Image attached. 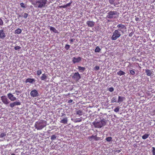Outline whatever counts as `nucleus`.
Returning <instances> with one entry per match:
<instances>
[{
	"mask_svg": "<svg viewBox=\"0 0 155 155\" xmlns=\"http://www.w3.org/2000/svg\"><path fill=\"white\" fill-rule=\"evenodd\" d=\"M46 121L41 120L35 122V127L38 130H41L46 126Z\"/></svg>",
	"mask_w": 155,
	"mask_h": 155,
	"instance_id": "nucleus-1",
	"label": "nucleus"
},
{
	"mask_svg": "<svg viewBox=\"0 0 155 155\" xmlns=\"http://www.w3.org/2000/svg\"><path fill=\"white\" fill-rule=\"evenodd\" d=\"M47 0H38L32 4L35 7L38 8H42L44 7L47 4Z\"/></svg>",
	"mask_w": 155,
	"mask_h": 155,
	"instance_id": "nucleus-2",
	"label": "nucleus"
},
{
	"mask_svg": "<svg viewBox=\"0 0 155 155\" xmlns=\"http://www.w3.org/2000/svg\"><path fill=\"white\" fill-rule=\"evenodd\" d=\"M118 16V13L116 11H110L107 13L106 16L107 18L110 19H115Z\"/></svg>",
	"mask_w": 155,
	"mask_h": 155,
	"instance_id": "nucleus-3",
	"label": "nucleus"
},
{
	"mask_svg": "<svg viewBox=\"0 0 155 155\" xmlns=\"http://www.w3.org/2000/svg\"><path fill=\"white\" fill-rule=\"evenodd\" d=\"M106 124L105 121L104 120H102L99 122L94 123L93 124L95 127L101 128L105 125Z\"/></svg>",
	"mask_w": 155,
	"mask_h": 155,
	"instance_id": "nucleus-4",
	"label": "nucleus"
},
{
	"mask_svg": "<svg viewBox=\"0 0 155 155\" xmlns=\"http://www.w3.org/2000/svg\"><path fill=\"white\" fill-rule=\"evenodd\" d=\"M121 35V34L118 30H115L114 31L111 38L112 40H115Z\"/></svg>",
	"mask_w": 155,
	"mask_h": 155,
	"instance_id": "nucleus-5",
	"label": "nucleus"
},
{
	"mask_svg": "<svg viewBox=\"0 0 155 155\" xmlns=\"http://www.w3.org/2000/svg\"><path fill=\"white\" fill-rule=\"evenodd\" d=\"M117 27L118 28V29L119 31H121V32L123 33L125 31H126V28L125 26L122 24H120L118 25H117Z\"/></svg>",
	"mask_w": 155,
	"mask_h": 155,
	"instance_id": "nucleus-6",
	"label": "nucleus"
},
{
	"mask_svg": "<svg viewBox=\"0 0 155 155\" xmlns=\"http://www.w3.org/2000/svg\"><path fill=\"white\" fill-rule=\"evenodd\" d=\"M1 100L2 102L5 104H8L9 103V101L5 95L1 96Z\"/></svg>",
	"mask_w": 155,
	"mask_h": 155,
	"instance_id": "nucleus-7",
	"label": "nucleus"
},
{
	"mask_svg": "<svg viewBox=\"0 0 155 155\" xmlns=\"http://www.w3.org/2000/svg\"><path fill=\"white\" fill-rule=\"evenodd\" d=\"M30 95L31 97H37L39 95L38 91L35 89L32 90L31 92Z\"/></svg>",
	"mask_w": 155,
	"mask_h": 155,
	"instance_id": "nucleus-8",
	"label": "nucleus"
},
{
	"mask_svg": "<svg viewBox=\"0 0 155 155\" xmlns=\"http://www.w3.org/2000/svg\"><path fill=\"white\" fill-rule=\"evenodd\" d=\"M72 78L76 81H77L81 78V77L78 72H76L72 76Z\"/></svg>",
	"mask_w": 155,
	"mask_h": 155,
	"instance_id": "nucleus-9",
	"label": "nucleus"
},
{
	"mask_svg": "<svg viewBox=\"0 0 155 155\" xmlns=\"http://www.w3.org/2000/svg\"><path fill=\"white\" fill-rule=\"evenodd\" d=\"M21 104V102L18 101H16L14 102L11 103L9 104V106L11 108H13L15 106L20 105Z\"/></svg>",
	"mask_w": 155,
	"mask_h": 155,
	"instance_id": "nucleus-10",
	"label": "nucleus"
},
{
	"mask_svg": "<svg viewBox=\"0 0 155 155\" xmlns=\"http://www.w3.org/2000/svg\"><path fill=\"white\" fill-rule=\"evenodd\" d=\"M7 96L9 99L11 101H14L16 100V98L14 96V95L11 93H8L7 94Z\"/></svg>",
	"mask_w": 155,
	"mask_h": 155,
	"instance_id": "nucleus-11",
	"label": "nucleus"
},
{
	"mask_svg": "<svg viewBox=\"0 0 155 155\" xmlns=\"http://www.w3.org/2000/svg\"><path fill=\"white\" fill-rule=\"evenodd\" d=\"M81 58L80 57H78L77 58L74 57L73 58L72 61L74 64L76 63H78L81 61Z\"/></svg>",
	"mask_w": 155,
	"mask_h": 155,
	"instance_id": "nucleus-12",
	"label": "nucleus"
},
{
	"mask_svg": "<svg viewBox=\"0 0 155 155\" xmlns=\"http://www.w3.org/2000/svg\"><path fill=\"white\" fill-rule=\"evenodd\" d=\"M86 23L88 27L91 28L94 26L95 24L94 22L92 21H87Z\"/></svg>",
	"mask_w": 155,
	"mask_h": 155,
	"instance_id": "nucleus-13",
	"label": "nucleus"
},
{
	"mask_svg": "<svg viewBox=\"0 0 155 155\" xmlns=\"http://www.w3.org/2000/svg\"><path fill=\"white\" fill-rule=\"evenodd\" d=\"M5 35L4 32V30L2 29L0 30V38L4 39L5 37Z\"/></svg>",
	"mask_w": 155,
	"mask_h": 155,
	"instance_id": "nucleus-14",
	"label": "nucleus"
},
{
	"mask_svg": "<svg viewBox=\"0 0 155 155\" xmlns=\"http://www.w3.org/2000/svg\"><path fill=\"white\" fill-rule=\"evenodd\" d=\"M109 2L111 5H113L114 6L117 5L119 3V2H115V0H108Z\"/></svg>",
	"mask_w": 155,
	"mask_h": 155,
	"instance_id": "nucleus-15",
	"label": "nucleus"
},
{
	"mask_svg": "<svg viewBox=\"0 0 155 155\" xmlns=\"http://www.w3.org/2000/svg\"><path fill=\"white\" fill-rule=\"evenodd\" d=\"M145 72L146 74L148 76H153V73L151 70L148 69L145 70Z\"/></svg>",
	"mask_w": 155,
	"mask_h": 155,
	"instance_id": "nucleus-16",
	"label": "nucleus"
},
{
	"mask_svg": "<svg viewBox=\"0 0 155 155\" xmlns=\"http://www.w3.org/2000/svg\"><path fill=\"white\" fill-rule=\"evenodd\" d=\"M35 81V80L34 79L28 78L25 81V82L26 83L29 82L31 83H32Z\"/></svg>",
	"mask_w": 155,
	"mask_h": 155,
	"instance_id": "nucleus-17",
	"label": "nucleus"
},
{
	"mask_svg": "<svg viewBox=\"0 0 155 155\" xmlns=\"http://www.w3.org/2000/svg\"><path fill=\"white\" fill-rule=\"evenodd\" d=\"M125 100V98L123 97L120 96H118V100L117 101V103H120L123 102L124 100Z\"/></svg>",
	"mask_w": 155,
	"mask_h": 155,
	"instance_id": "nucleus-18",
	"label": "nucleus"
},
{
	"mask_svg": "<svg viewBox=\"0 0 155 155\" xmlns=\"http://www.w3.org/2000/svg\"><path fill=\"white\" fill-rule=\"evenodd\" d=\"M47 78V74L44 73L42 74L41 77V79L42 81H45Z\"/></svg>",
	"mask_w": 155,
	"mask_h": 155,
	"instance_id": "nucleus-19",
	"label": "nucleus"
},
{
	"mask_svg": "<svg viewBox=\"0 0 155 155\" xmlns=\"http://www.w3.org/2000/svg\"><path fill=\"white\" fill-rule=\"evenodd\" d=\"M50 30L53 31L55 33H58V31L54 27L52 26H49Z\"/></svg>",
	"mask_w": 155,
	"mask_h": 155,
	"instance_id": "nucleus-20",
	"label": "nucleus"
},
{
	"mask_svg": "<svg viewBox=\"0 0 155 155\" xmlns=\"http://www.w3.org/2000/svg\"><path fill=\"white\" fill-rule=\"evenodd\" d=\"M60 122L61 123H63L64 124H66L68 122V119L67 117H65L63 119L61 120L60 121Z\"/></svg>",
	"mask_w": 155,
	"mask_h": 155,
	"instance_id": "nucleus-21",
	"label": "nucleus"
},
{
	"mask_svg": "<svg viewBox=\"0 0 155 155\" xmlns=\"http://www.w3.org/2000/svg\"><path fill=\"white\" fill-rule=\"evenodd\" d=\"M78 68L79 69V71L80 72H83L85 69V68L84 67H82L80 66H78Z\"/></svg>",
	"mask_w": 155,
	"mask_h": 155,
	"instance_id": "nucleus-22",
	"label": "nucleus"
},
{
	"mask_svg": "<svg viewBox=\"0 0 155 155\" xmlns=\"http://www.w3.org/2000/svg\"><path fill=\"white\" fill-rule=\"evenodd\" d=\"M22 31L21 30L20 28H18L15 31V34H20Z\"/></svg>",
	"mask_w": 155,
	"mask_h": 155,
	"instance_id": "nucleus-23",
	"label": "nucleus"
},
{
	"mask_svg": "<svg viewBox=\"0 0 155 155\" xmlns=\"http://www.w3.org/2000/svg\"><path fill=\"white\" fill-rule=\"evenodd\" d=\"M92 138L94 139L95 140H100V138L98 137H97V135L94 136L93 135H92Z\"/></svg>",
	"mask_w": 155,
	"mask_h": 155,
	"instance_id": "nucleus-24",
	"label": "nucleus"
},
{
	"mask_svg": "<svg viewBox=\"0 0 155 155\" xmlns=\"http://www.w3.org/2000/svg\"><path fill=\"white\" fill-rule=\"evenodd\" d=\"M117 74L120 76L124 75L125 74V73L121 70H120L119 72H117Z\"/></svg>",
	"mask_w": 155,
	"mask_h": 155,
	"instance_id": "nucleus-25",
	"label": "nucleus"
},
{
	"mask_svg": "<svg viewBox=\"0 0 155 155\" xmlns=\"http://www.w3.org/2000/svg\"><path fill=\"white\" fill-rule=\"evenodd\" d=\"M149 136V134H145L142 136V138L143 140H145Z\"/></svg>",
	"mask_w": 155,
	"mask_h": 155,
	"instance_id": "nucleus-26",
	"label": "nucleus"
},
{
	"mask_svg": "<svg viewBox=\"0 0 155 155\" xmlns=\"http://www.w3.org/2000/svg\"><path fill=\"white\" fill-rule=\"evenodd\" d=\"M76 113L79 116H81L82 115V112L81 110H79L77 111Z\"/></svg>",
	"mask_w": 155,
	"mask_h": 155,
	"instance_id": "nucleus-27",
	"label": "nucleus"
},
{
	"mask_svg": "<svg viewBox=\"0 0 155 155\" xmlns=\"http://www.w3.org/2000/svg\"><path fill=\"white\" fill-rule=\"evenodd\" d=\"M101 50V49L98 46H97L95 49L94 51L95 52H99Z\"/></svg>",
	"mask_w": 155,
	"mask_h": 155,
	"instance_id": "nucleus-28",
	"label": "nucleus"
},
{
	"mask_svg": "<svg viewBox=\"0 0 155 155\" xmlns=\"http://www.w3.org/2000/svg\"><path fill=\"white\" fill-rule=\"evenodd\" d=\"M111 102L112 103L114 102H117V97H114L112 98L111 100Z\"/></svg>",
	"mask_w": 155,
	"mask_h": 155,
	"instance_id": "nucleus-29",
	"label": "nucleus"
},
{
	"mask_svg": "<svg viewBox=\"0 0 155 155\" xmlns=\"http://www.w3.org/2000/svg\"><path fill=\"white\" fill-rule=\"evenodd\" d=\"M106 140L107 142H110L112 140V138L111 137H108L106 138Z\"/></svg>",
	"mask_w": 155,
	"mask_h": 155,
	"instance_id": "nucleus-30",
	"label": "nucleus"
},
{
	"mask_svg": "<svg viewBox=\"0 0 155 155\" xmlns=\"http://www.w3.org/2000/svg\"><path fill=\"white\" fill-rule=\"evenodd\" d=\"M56 137H57L55 135H53L51 136V140H54L56 139Z\"/></svg>",
	"mask_w": 155,
	"mask_h": 155,
	"instance_id": "nucleus-31",
	"label": "nucleus"
},
{
	"mask_svg": "<svg viewBox=\"0 0 155 155\" xmlns=\"http://www.w3.org/2000/svg\"><path fill=\"white\" fill-rule=\"evenodd\" d=\"M72 3V2L71 1L69 3H68V4H66V5H64V8H67L68 6H70L71 5V4Z\"/></svg>",
	"mask_w": 155,
	"mask_h": 155,
	"instance_id": "nucleus-32",
	"label": "nucleus"
},
{
	"mask_svg": "<svg viewBox=\"0 0 155 155\" xmlns=\"http://www.w3.org/2000/svg\"><path fill=\"white\" fill-rule=\"evenodd\" d=\"M130 74L132 75H134L135 74V71L134 70H130L129 71Z\"/></svg>",
	"mask_w": 155,
	"mask_h": 155,
	"instance_id": "nucleus-33",
	"label": "nucleus"
},
{
	"mask_svg": "<svg viewBox=\"0 0 155 155\" xmlns=\"http://www.w3.org/2000/svg\"><path fill=\"white\" fill-rule=\"evenodd\" d=\"M6 134L5 133H2L0 135V137L3 138L6 136Z\"/></svg>",
	"mask_w": 155,
	"mask_h": 155,
	"instance_id": "nucleus-34",
	"label": "nucleus"
},
{
	"mask_svg": "<svg viewBox=\"0 0 155 155\" xmlns=\"http://www.w3.org/2000/svg\"><path fill=\"white\" fill-rule=\"evenodd\" d=\"M20 6H21V7L23 8H26V7L25 6V4L22 3V2H21V3L20 4Z\"/></svg>",
	"mask_w": 155,
	"mask_h": 155,
	"instance_id": "nucleus-35",
	"label": "nucleus"
},
{
	"mask_svg": "<svg viewBox=\"0 0 155 155\" xmlns=\"http://www.w3.org/2000/svg\"><path fill=\"white\" fill-rule=\"evenodd\" d=\"M70 48V46L68 45H66L65 46V48L66 50H68Z\"/></svg>",
	"mask_w": 155,
	"mask_h": 155,
	"instance_id": "nucleus-36",
	"label": "nucleus"
},
{
	"mask_svg": "<svg viewBox=\"0 0 155 155\" xmlns=\"http://www.w3.org/2000/svg\"><path fill=\"white\" fill-rule=\"evenodd\" d=\"M120 108L119 107H117L115 108L114 110V112H117L119 110Z\"/></svg>",
	"mask_w": 155,
	"mask_h": 155,
	"instance_id": "nucleus-37",
	"label": "nucleus"
},
{
	"mask_svg": "<svg viewBox=\"0 0 155 155\" xmlns=\"http://www.w3.org/2000/svg\"><path fill=\"white\" fill-rule=\"evenodd\" d=\"M152 152L153 153V155H155V148L154 147H152Z\"/></svg>",
	"mask_w": 155,
	"mask_h": 155,
	"instance_id": "nucleus-38",
	"label": "nucleus"
},
{
	"mask_svg": "<svg viewBox=\"0 0 155 155\" xmlns=\"http://www.w3.org/2000/svg\"><path fill=\"white\" fill-rule=\"evenodd\" d=\"M42 72L41 70L37 71V74L38 76L40 75L41 74Z\"/></svg>",
	"mask_w": 155,
	"mask_h": 155,
	"instance_id": "nucleus-39",
	"label": "nucleus"
},
{
	"mask_svg": "<svg viewBox=\"0 0 155 155\" xmlns=\"http://www.w3.org/2000/svg\"><path fill=\"white\" fill-rule=\"evenodd\" d=\"M21 91L16 90L15 91V93H16L17 95H18L19 94L21 93Z\"/></svg>",
	"mask_w": 155,
	"mask_h": 155,
	"instance_id": "nucleus-40",
	"label": "nucleus"
},
{
	"mask_svg": "<svg viewBox=\"0 0 155 155\" xmlns=\"http://www.w3.org/2000/svg\"><path fill=\"white\" fill-rule=\"evenodd\" d=\"M114 90V89L113 87H109L108 88V91L111 92H113Z\"/></svg>",
	"mask_w": 155,
	"mask_h": 155,
	"instance_id": "nucleus-41",
	"label": "nucleus"
},
{
	"mask_svg": "<svg viewBox=\"0 0 155 155\" xmlns=\"http://www.w3.org/2000/svg\"><path fill=\"white\" fill-rule=\"evenodd\" d=\"M21 48V47L19 46H16L15 47L14 49L15 50H18Z\"/></svg>",
	"mask_w": 155,
	"mask_h": 155,
	"instance_id": "nucleus-42",
	"label": "nucleus"
},
{
	"mask_svg": "<svg viewBox=\"0 0 155 155\" xmlns=\"http://www.w3.org/2000/svg\"><path fill=\"white\" fill-rule=\"evenodd\" d=\"M100 68L98 66H96L94 68V69L95 70L97 71Z\"/></svg>",
	"mask_w": 155,
	"mask_h": 155,
	"instance_id": "nucleus-43",
	"label": "nucleus"
},
{
	"mask_svg": "<svg viewBox=\"0 0 155 155\" xmlns=\"http://www.w3.org/2000/svg\"><path fill=\"white\" fill-rule=\"evenodd\" d=\"M3 24V22L2 20L0 18V25H2Z\"/></svg>",
	"mask_w": 155,
	"mask_h": 155,
	"instance_id": "nucleus-44",
	"label": "nucleus"
},
{
	"mask_svg": "<svg viewBox=\"0 0 155 155\" xmlns=\"http://www.w3.org/2000/svg\"><path fill=\"white\" fill-rule=\"evenodd\" d=\"M28 16V14L26 13H25L23 17L25 18H27Z\"/></svg>",
	"mask_w": 155,
	"mask_h": 155,
	"instance_id": "nucleus-45",
	"label": "nucleus"
},
{
	"mask_svg": "<svg viewBox=\"0 0 155 155\" xmlns=\"http://www.w3.org/2000/svg\"><path fill=\"white\" fill-rule=\"evenodd\" d=\"M74 39H71L70 40V44H72V42L74 41Z\"/></svg>",
	"mask_w": 155,
	"mask_h": 155,
	"instance_id": "nucleus-46",
	"label": "nucleus"
},
{
	"mask_svg": "<svg viewBox=\"0 0 155 155\" xmlns=\"http://www.w3.org/2000/svg\"><path fill=\"white\" fill-rule=\"evenodd\" d=\"M73 101L72 100H68V103H72Z\"/></svg>",
	"mask_w": 155,
	"mask_h": 155,
	"instance_id": "nucleus-47",
	"label": "nucleus"
},
{
	"mask_svg": "<svg viewBox=\"0 0 155 155\" xmlns=\"http://www.w3.org/2000/svg\"><path fill=\"white\" fill-rule=\"evenodd\" d=\"M92 138V136H89L88 137V139L89 140H91V139Z\"/></svg>",
	"mask_w": 155,
	"mask_h": 155,
	"instance_id": "nucleus-48",
	"label": "nucleus"
},
{
	"mask_svg": "<svg viewBox=\"0 0 155 155\" xmlns=\"http://www.w3.org/2000/svg\"><path fill=\"white\" fill-rule=\"evenodd\" d=\"M79 119V120H78L76 121V122H81V120H81V119H80V118H79V119Z\"/></svg>",
	"mask_w": 155,
	"mask_h": 155,
	"instance_id": "nucleus-49",
	"label": "nucleus"
},
{
	"mask_svg": "<svg viewBox=\"0 0 155 155\" xmlns=\"http://www.w3.org/2000/svg\"><path fill=\"white\" fill-rule=\"evenodd\" d=\"M135 20L136 21H139V18H135Z\"/></svg>",
	"mask_w": 155,
	"mask_h": 155,
	"instance_id": "nucleus-50",
	"label": "nucleus"
},
{
	"mask_svg": "<svg viewBox=\"0 0 155 155\" xmlns=\"http://www.w3.org/2000/svg\"><path fill=\"white\" fill-rule=\"evenodd\" d=\"M152 114L153 115H155V110L153 111Z\"/></svg>",
	"mask_w": 155,
	"mask_h": 155,
	"instance_id": "nucleus-51",
	"label": "nucleus"
},
{
	"mask_svg": "<svg viewBox=\"0 0 155 155\" xmlns=\"http://www.w3.org/2000/svg\"><path fill=\"white\" fill-rule=\"evenodd\" d=\"M66 116V115L65 114H64V113H62V114H61V117H62V116Z\"/></svg>",
	"mask_w": 155,
	"mask_h": 155,
	"instance_id": "nucleus-52",
	"label": "nucleus"
},
{
	"mask_svg": "<svg viewBox=\"0 0 155 155\" xmlns=\"http://www.w3.org/2000/svg\"><path fill=\"white\" fill-rule=\"evenodd\" d=\"M64 5H61V6H59V7L60 8H64Z\"/></svg>",
	"mask_w": 155,
	"mask_h": 155,
	"instance_id": "nucleus-53",
	"label": "nucleus"
},
{
	"mask_svg": "<svg viewBox=\"0 0 155 155\" xmlns=\"http://www.w3.org/2000/svg\"><path fill=\"white\" fill-rule=\"evenodd\" d=\"M117 152L118 153H119L121 151V150H117Z\"/></svg>",
	"mask_w": 155,
	"mask_h": 155,
	"instance_id": "nucleus-54",
	"label": "nucleus"
},
{
	"mask_svg": "<svg viewBox=\"0 0 155 155\" xmlns=\"http://www.w3.org/2000/svg\"><path fill=\"white\" fill-rule=\"evenodd\" d=\"M11 155H15L14 153H12L11 154Z\"/></svg>",
	"mask_w": 155,
	"mask_h": 155,
	"instance_id": "nucleus-55",
	"label": "nucleus"
},
{
	"mask_svg": "<svg viewBox=\"0 0 155 155\" xmlns=\"http://www.w3.org/2000/svg\"><path fill=\"white\" fill-rule=\"evenodd\" d=\"M69 94H68L67 95H69Z\"/></svg>",
	"mask_w": 155,
	"mask_h": 155,
	"instance_id": "nucleus-56",
	"label": "nucleus"
},
{
	"mask_svg": "<svg viewBox=\"0 0 155 155\" xmlns=\"http://www.w3.org/2000/svg\"><path fill=\"white\" fill-rule=\"evenodd\" d=\"M21 16L20 15H19V17H20Z\"/></svg>",
	"mask_w": 155,
	"mask_h": 155,
	"instance_id": "nucleus-57",
	"label": "nucleus"
}]
</instances>
